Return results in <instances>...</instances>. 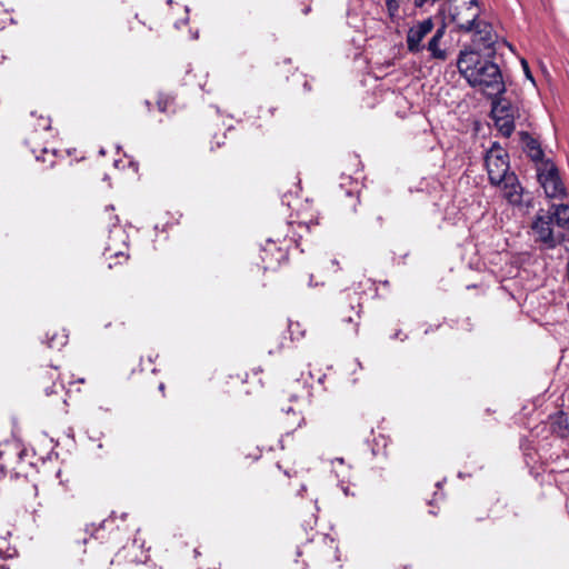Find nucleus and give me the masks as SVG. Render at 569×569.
Segmentation results:
<instances>
[{
    "mask_svg": "<svg viewBox=\"0 0 569 569\" xmlns=\"http://www.w3.org/2000/svg\"><path fill=\"white\" fill-rule=\"evenodd\" d=\"M303 87L306 88V90L310 91L311 90V86L309 84V82L306 80L305 83H303Z\"/></svg>",
    "mask_w": 569,
    "mask_h": 569,
    "instance_id": "c9c22d12",
    "label": "nucleus"
},
{
    "mask_svg": "<svg viewBox=\"0 0 569 569\" xmlns=\"http://www.w3.org/2000/svg\"><path fill=\"white\" fill-rule=\"evenodd\" d=\"M119 528L116 526L113 519L103 520L98 528L90 535L89 541L91 543H117Z\"/></svg>",
    "mask_w": 569,
    "mask_h": 569,
    "instance_id": "4468645a",
    "label": "nucleus"
},
{
    "mask_svg": "<svg viewBox=\"0 0 569 569\" xmlns=\"http://www.w3.org/2000/svg\"><path fill=\"white\" fill-rule=\"evenodd\" d=\"M308 395V386L299 379L288 382L281 390V399L293 403H298Z\"/></svg>",
    "mask_w": 569,
    "mask_h": 569,
    "instance_id": "f3484780",
    "label": "nucleus"
},
{
    "mask_svg": "<svg viewBox=\"0 0 569 569\" xmlns=\"http://www.w3.org/2000/svg\"><path fill=\"white\" fill-rule=\"evenodd\" d=\"M333 541L326 535L316 532L310 539L297 548V556H307L309 559L315 560L318 558L326 557L332 549Z\"/></svg>",
    "mask_w": 569,
    "mask_h": 569,
    "instance_id": "9d476101",
    "label": "nucleus"
},
{
    "mask_svg": "<svg viewBox=\"0 0 569 569\" xmlns=\"http://www.w3.org/2000/svg\"><path fill=\"white\" fill-rule=\"evenodd\" d=\"M551 217L546 213L538 214L532 222V230L537 236V240L542 242L548 249H553L565 240L563 232H555Z\"/></svg>",
    "mask_w": 569,
    "mask_h": 569,
    "instance_id": "6e6552de",
    "label": "nucleus"
},
{
    "mask_svg": "<svg viewBox=\"0 0 569 569\" xmlns=\"http://www.w3.org/2000/svg\"><path fill=\"white\" fill-rule=\"evenodd\" d=\"M521 66H522V69H523V72H525L526 77L533 82L535 80H533V77L531 74V71H530V68H529V64H528L527 60L522 59L521 60Z\"/></svg>",
    "mask_w": 569,
    "mask_h": 569,
    "instance_id": "473e14b6",
    "label": "nucleus"
},
{
    "mask_svg": "<svg viewBox=\"0 0 569 569\" xmlns=\"http://www.w3.org/2000/svg\"><path fill=\"white\" fill-rule=\"evenodd\" d=\"M287 228L292 230L293 234L291 237L286 234L282 240L279 236L276 239L269 238L260 250L262 268L266 271L276 270L282 262L287 261L290 244L295 243L296 248H299L303 237L302 231L310 232V226L302 222H289Z\"/></svg>",
    "mask_w": 569,
    "mask_h": 569,
    "instance_id": "f03ea898",
    "label": "nucleus"
},
{
    "mask_svg": "<svg viewBox=\"0 0 569 569\" xmlns=\"http://www.w3.org/2000/svg\"><path fill=\"white\" fill-rule=\"evenodd\" d=\"M440 40L432 38L427 44V49L430 51L431 57L437 60L445 61L447 59V51L439 48Z\"/></svg>",
    "mask_w": 569,
    "mask_h": 569,
    "instance_id": "393cba45",
    "label": "nucleus"
},
{
    "mask_svg": "<svg viewBox=\"0 0 569 569\" xmlns=\"http://www.w3.org/2000/svg\"><path fill=\"white\" fill-rule=\"evenodd\" d=\"M473 30L475 38L472 39V43L469 48L479 49L480 52L488 57H496V34L492 31L491 24L479 21Z\"/></svg>",
    "mask_w": 569,
    "mask_h": 569,
    "instance_id": "9b49d317",
    "label": "nucleus"
},
{
    "mask_svg": "<svg viewBox=\"0 0 569 569\" xmlns=\"http://www.w3.org/2000/svg\"><path fill=\"white\" fill-rule=\"evenodd\" d=\"M446 33V24H442L440 28L437 29L432 38H437L438 40H441Z\"/></svg>",
    "mask_w": 569,
    "mask_h": 569,
    "instance_id": "72a5a7b5",
    "label": "nucleus"
},
{
    "mask_svg": "<svg viewBox=\"0 0 569 569\" xmlns=\"http://www.w3.org/2000/svg\"><path fill=\"white\" fill-rule=\"evenodd\" d=\"M522 151L526 156L536 163V167L543 166L548 159L545 158V151L538 139L533 138L527 131H520L519 133Z\"/></svg>",
    "mask_w": 569,
    "mask_h": 569,
    "instance_id": "ddd939ff",
    "label": "nucleus"
},
{
    "mask_svg": "<svg viewBox=\"0 0 569 569\" xmlns=\"http://www.w3.org/2000/svg\"><path fill=\"white\" fill-rule=\"evenodd\" d=\"M537 178L548 198H563L566 196V188L559 170L551 160L543 162V166H538Z\"/></svg>",
    "mask_w": 569,
    "mask_h": 569,
    "instance_id": "39448f33",
    "label": "nucleus"
},
{
    "mask_svg": "<svg viewBox=\"0 0 569 569\" xmlns=\"http://www.w3.org/2000/svg\"><path fill=\"white\" fill-rule=\"evenodd\" d=\"M113 210H114V208L112 206L106 207V213L108 214L110 226H117L119 223V218L117 216H112L110 212Z\"/></svg>",
    "mask_w": 569,
    "mask_h": 569,
    "instance_id": "2f4dec72",
    "label": "nucleus"
},
{
    "mask_svg": "<svg viewBox=\"0 0 569 569\" xmlns=\"http://www.w3.org/2000/svg\"><path fill=\"white\" fill-rule=\"evenodd\" d=\"M436 486H437L438 488H441V486H442V485H441V482H440V481H438V482L436 483Z\"/></svg>",
    "mask_w": 569,
    "mask_h": 569,
    "instance_id": "58836bf2",
    "label": "nucleus"
},
{
    "mask_svg": "<svg viewBox=\"0 0 569 569\" xmlns=\"http://www.w3.org/2000/svg\"><path fill=\"white\" fill-rule=\"evenodd\" d=\"M492 99L491 113L492 116H513L515 109L510 101L501 96H488Z\"/></svg>",
    "mask_w": 569,
    "mask_h": 569,
    "instance_id": "aec40b11",
    "label": "nucleus"
},
{
    "mask_svg": "<svg viewBox=\"0 0 569 569\" xmlns=\"http://www.w3.org/2000/svg\"><path fill=\"white\" fill-rule=\"evenodd\" d=\"M435 28L432 18H427L423 21L412 26L407 32V48L411 53H419L426 47L421 43L427 34Z\"/></svg>",
    "mask_w": 569,
    "mask_h": 569,
    "instance_id": "f8f14e48",
    "label": "nucleus"
},
{
    "mask_svg": "<svg viewBox=\"0 0 569 569\" xmlns=\"http://www.w3.org/2000/svg\"><path fill=\"white\" fill-rule=\"evenodd\" d=\"M7 59L6 56H1V61H4Z\"/></svg>",
    "mask_w": 569,
    "mask_h": 569,
    "instance_id": "ea45409f",
    "label": "nucleus"
},
{
    "mask_svg": "<svg viewBox=\"0 0 569 569\" xmlns=\"http://www.w3.org/2000/svg\"><path fill=\"white\" fill-rule=\"evenodd\" d=\"M485 166L488 172L489 182L492 186H500L507 176H510L509 153L499 144L493 142L485 156Z\"/></svg>",
    "mask_w": 569,
    "mask_h": 569,
    "instance_id": "20e7f679",
    "label": "nucleus"
},
{
    "mask_svg": "<svg viewBox=\"0 0 569 569\" xmlns=\"http://www.w3.org/2000/svg\"><path fill=\"white\" fill-rule=\"evenodd\" d=\"M389 19L395 22L399 18V9L402 0H385Z\"/></svg>",
    "mask_w": 569,
    "mask_h": 569,
    "instance_id": "cd10ccee",
    "label": "nucleus"
},
{
    "mask_svg": "<svg viewBox=\"0 0 569 569\" xmlns=\"http://www.w3.org/2000/svg\"><path fill=\"white\" fill-rule=\"evenodd\" d=\"M281 411L284 413L286 418L290 421V427H292V429L300 427L305 420L300 408H296L293 406H288V407L282 406Z\"/></svg>",
    "mask_w": 569,
    "mask_h": 569,
    "instance_id": "b1692460",
    "label": "nucleus"
},
{
    "mask_svg": "<svg viewBox=\"0 0 569 569\" xmlns=\"http://www.w3.org/2000/svg\"><path fill=\"white\" fill-rule=\"evenodd\" d=\"M400 335H401V331L399 330V331H397V332L395 333V336H393L392 338H393V339H397V338H399V337H400Z\"/></svg>",
    "mask_w": 569,
    "mask_h": 569,
    "instance_id": "4c0bfd02",
    "label": "nucleus"
},
{
    "mask_svg": "<svg viewBox=\"0 0 569 569\" xmlns=\"http://www.w3.org/2000/svg\"><path fill=\"white\" fill-rule=\"evenodd\" d=\"M361 312V295L357 291H343L338 298V313L340 318L341 331L345 335H358Z\"/></svg>",
    "mask_w": 569,
    "mask_h": 569,
    "instance_id": "7ed1b4c3",
    "label": "nucleus"
},
{
    "mask_svg": "<svg viewBox=\"0 0 569 569\" xmlns=\"http://www.w3.org/2000/svg\"><path fill=\"white\" fill-rule=\"evenodd\" d=\"M476 0H467L463 6L451 4L449 16L459 31L470 32L477 26L479 11L476 8Z\"/></svg>",
    "mask_w": 569,
    "mask_h": 569,
    "instance_id": "423d86ee",
    "label": "nucleus"
},
{
    "mask_svg": "<svg viewBox=\"0 0 569 569\" xmlns=\"http://www.w3.org/2000/svg\"><path fill=\"white\" fill-rule=\"evenodd\" d=\"M138 547L136 541H132L129 545L123 546L117 553L114 559H109V556L106 558V563L110 566L117 565H128V569H161L153 562L142 561L138 559Z\"/></svg>",
    "mask_w": 569,
    "mask_h": 569,
    "instance_id": "1a4fd4ad",
    "label": "nucleus"
},
{
    "mask_svg": "<svg viewBox=\"0 0 569 569\" xmlns=\"http://www.w3.org/2000/svg\"><path fill=\"white\" fill-rule=\"evenodd\" d=\"M6 455V451L0 450V477L7 475L8 463L7 460L3 459Z\"/></svg>",
    "mask_w": 569,
    "mask_h": 569,
    "instance_id": "7c9ffc66",
    "label": "nucleus"
},
{
    "mask_svg": "<svg viewBox=\"0 0 569 569\" xmlns=\"http://www.w3.org/2000/svg\"><path fill=\"white\" fill-rule=\"evenodd\" d=\"M500 186L505 192V198L510 204L521 206L525 202V191L515 172H511L510 176H507L506 180H503Z\"/></svg>",
    "mask_w": 569,
    "mask_h": 569,
    "instance_id": "2eb2a0df",
    "label": "nucleus"
},
{
    "mask_svg": "<svg viewBox=\"0 0 569 569\" xmlns=\"http://www.w3.org/2000/svg\"><path fill=\"white\" fill-rule=\"evenodd\" d=\"M59 377L60 373L56 366L40 367L34 373L36 383L46 396L54 395L62 399L64 387L61 382H58Z\"/></svg>",
    "mask_w": 569,
    "mask_h": 569,
    "instance_id": "0eeeda50",
    "label": "nucleus"
},
{
    "mask_svg": "<svg viewBox=\"0 0 569 569\" xmlns=\"http://www.w3.org/2000/svg\"><path fill=\"white\" fill-rule=\"evenodd\" d=\"M262 481L266 486L276 488L289 485V475L282 470L279 463H270L262 473Z\"/></svg>",
    "mask_w": 569,
    "mask_h": 569,
    "instance_id": "dca6fc26",
    "label": "nucleus"
},
{
    "mask_svg": "<svg viewBox=\"0 0 569 569\" xmlns=\"http://www.w3.org/2000/svg\"><path fill=\"white\" fill-rule=\"evenodd\" d=\"M0 569H10V567L7 563L2 562L0 563Z\"/></svg>",
    "mask_w": 569,
    "mask_h": 569,
    "instance_id": "e433bc0d",
    "label": "nucleus"
},
{
    "mask_svg": "<svg viewBox=\"0 0 569 569\" xmlns=\"http://www.w3.org/2000/svg\"><path fill=\"white\" fill-rule=\"evenodd\" d=\"M278 111L279 109L273 106L260 107L258 110V119L264 123H270Z\"/></svg>",
    "mask_w": 569,
    "mask_h": 569,
    "instance_id": "bb28decb",
    "label": "nucleus"
},
{
    "mask_svg": "<svg viewBox=\"0 0 569 569\" xmlns=\"http://www.w3.org/2000/svg\"><path fill=\"white\" fill-rule=\"evenodd\" d=\"M177 97L173 93L160 92L157 98L158 110L163 113H173L177 109Z\"/></svg>",
    "mask_w": 569,
    "mask_h": 569,
    "instance_id": "4be33fe9",
    "label": "nucleus"
},
{
    "mask_svg": "<svg viewBox=\"0 0 569 569\" xmlns=\"http://www.w3.org/2000/svg\"><path fill=\"white\" fill-rule=\"evenodd\" d=\"M104 256L107 257V259H117L118 261L116 263H122L123 261H127L129 259L128 253L121 250L114 251L110 246L106 248Z\"/></svg>",
    "mask_w": 569,
    "mask_h": 569,
    "instance_id": "c85d7f7f",
    "label": "nucleus"
},
{
    "mask_svg": "<svg viewBox=\"0 0 569 569\" xmlns=\"http://www.w3.org/2000/svg\"><path fill=\"white\" fill-rule=\"evenodd\" d=\"M550 430L559 438H566L569 433L568 417L563 411H558L549 417Z\"/></svg>",
    "mask_w": 569,
    "mask_h": 569,
    "instance_id": "6ab92c4d",
    "label": "nucleus"
},
{
    "mask_svg": "<svg viewBox=\"0 0 569 569\" xmlns=\"http://www.w3.org/2000/svg\"><path fill=\"white\" fill-rule=\"evenodd\" d=\"M224 139L226 133H221V136L214 134L210 141V151H214L216 148H222L226 144Z\"/></svg>",
    "mask_w": 569,
    "mask_h": 569,
    "instance_id": "c756f323",
    "label": "nucleus"
},
{
    "mask_svg": "<svg viewBox=\"0 0 569 569\" xmlns=\"http://www.w3.org/2000/svg\"><path fill=\"white\" fill-rule=\"evenodd\" d=\"M551 217V222L562 230L569 231V206L567 204H552L550 210L546 212Z\"/></svg>",
    "mask_w": 569,
    "mask_h": 569,
    "instance_id": "a211bd4d",
    "label": "nucleus"
},
{
    "mask_svg": "<svg viewBox=\"0 0 569 569\" xmlns=\"http://www.w3.org/2000/svg\"><path fill=\"white\" fill-rule=\"evenodd\" d=\"M498 131L506 138H509L515 131V116H492Z\"/></svg>",
    "mask_w": 569,
    "mask_h": 569,
    "instance_id": "5701e85b",
    "label": "nucleus"
},
{
    "mask_svg": "<svg viewBox=\"0 0 569 569\" xmlns=\"http://www.w3.org/2000/svg\"><path fill=\"white\" fill-rule=\"evenodd\" d=\"M341 204L349 209L350 211H356L357 206L360 203V199L358 193H353L351 191H346L342 194V199L340 200Z\"/></svg>",
    "mask_w": 569,
    "mask_h": 569,
    "instance_id": "a878e982",
    "label": "nucleus"
},
{
    "mask_svg": "<svg viewBox=\"0 0 569 569\" xmlns=\"http://www.w3.org/2000/svg\"><path fill=\"white\" fill-rule=\"evenodd\" d=\"M46 338H47V346L50 349L60 350L62 347H64L68 343V335L66 333L64 329L49 330L46 333Z\"/></svg>",
    "mask_w": 569,
    "mask_h": 569,
    "instance_id": "412c9836",
    "label": "nucleus"
},
{
    "mask_svg": "<svg viewBox=\"0 0 569 569\" xmlns=\"http://www.w3.org/2000/svg\"><path fill=\"white\" fill-rule=\"evenodd\" d=\"M479 49L461 50L457 60L459 73L472 88L479 87L487 96H502L506 84L499 66Z\"/></svg>",
    "mask_w": 569,
    "mask_h": 569,
    "instance_id": "f257e3e1",
    "label": "nucleus"
},
{
    "mask_svg": "<svg viewBox=\"0 0 569 569\" xmlns=\"http://www.w3.org/2000/svg\"><path fill=\"white\" fill-rule=\"evenodd\" d=\"M158 389L162 392V396H164V389H166V386H164V383H163V382H160V383H159Z\"/></svg>",
    "mask_w": 569,
    "mask_h": 569,
    "instance_id": "f704fd0d",
    "label": "nucleus"
}]
</instances>
